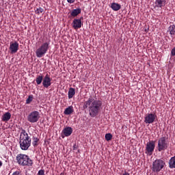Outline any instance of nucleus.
<instances>
[{
  "mask_svg": "<svg viewBox=\"0 0 175 175\" xmlns=\"http://www.w3.org/2000/svg\"><path fill=\"white\" fill-rule=\"evenodd\" d=\"M32 100H33V96L29 95L27 99L26 100V105H29V103H31Z\"/></svg>",
  "mask_w": 175,
  "mask_h": 175,
  "instance_id": "obj_23",
  "label": "nucleus"
},
{
  "mask_svg": "<svg viewBox=\"0 0 175 175\" xmlns=\"http://www.w3.org/2000/svg\"><path fill=\"white\" fill-rule=\"evenodd\" d=\"M169 167L170 169L175 168V156L172 157L169 161Z\"/></svg>",
  "mask_w": 175,
  "mask_h": 175,
  "instance_id": "obj_21",
  "label": "nucleus"
},
{
  "mask_svg": "<svg viewBox=\"0 0 175 175\" xmlns=\"http://www.w3.org/2000/svg\"><path fill=\"white\" fill-rule=\"evenodd\" d=\"M42 85L44 88H49L51 85V77L49 74H46L42 80Z\"/></svg>",
  "mask_w": 175,
  "mask_h": 175,
  "instance_id": "obj_10",
  "label": "nucleus"
},
{
  "mask_svg": "<svg viewBox=\"0 0 175 175\" xmlns=\"http://www.w3.org/2000/svg\"><path fill=\"white\" fill-rule=\"evenodd\" d=\"M81 25H83V23L81 22V18L77 19L75 18L72 21V26L74 29H79L81 28Z\"/></svg>",
  "mask_w": 175,
  "mask_h": 175,
  "instance_id": "obj_12",
  "label": "nucleus"
},
{
  "mask_svg": "<svg viewBox=\"0 0 175 175\" xmlns=\"http://www.w3.org/2000/svg\"><path fill=\"white\" fill-rule=\"evenodd\" d=\"M81 13V8L74 9L70 12L71 17H77Z\"/></svg>",
  "mask_w": 175,
  "mask_h": 175,
  "instance_id": "obj_14",
  "label": "nucleus"
},
{
  "mask_svg": "<svg viewBox=\"0 0 175 175\" xmlns=\"http://www.w3.org/2000/svg\"><path fill=\"white\" fill-rule=\"evenodd\" d=\"M12 175H21V173L18 171L14 172Z\"/></svg>",
  "mask_w": 175,
  "mask_h": 175,
  "instance_id": "obj_29",
  "label": "nucleus"
},
{
  "mask_svg": "<svg viewBox=\"0 0 175 175\" xmlns=\"http://www.w3.org/2000/svg\"><path fill=\"white\" fill-rule=\"evenodd\" d=\"M76 0H67L68 3H75Z\"/></svg>",
  "mask_w": 175,
  "mask_h": 175,
  "instance_id": "obj_30",
  "label": "nucleus"
},
{
  "mask_svg": "<svg viewBox=\"0 0 175 175\" xmlns=\"http://www.w3.org/2000/svg\"><path fill=\"white\" fill-rule=\"evenodd\" d=\"M76 94V90H75V88H70L69 90H68V99H72V98H73V96H75Z\"/></svg>",
  "mask_w": 175,
  "mask_h": 175,
  "instance_id": "obj_18",
  "label": "nucleus"
},
{
  "mask_svg": "<svg viewBox=\"0 0 175 175\" xmlns=\"http://www.w3.org/2000/svg\"><path fill=\"white\" fill-rule=\"evenodd\" d=\"M122 175H131V174L128 173L126 171H125L124 173L122 174Z\"/></svg>",
  "mask_w": 175,
  "mask_h": 175,
  "instance_id": "obj_31",
  "label": "nucleus"
},
{
  "mask_svg": "<svg viewBox=\"0 0 175 175\" xmlns=\"http://www.w3.org/2000/svg\"><path fill=\"white\" fill-rule=\"evenodd\" d=\"M88 108L90 117H96L102 109V100H95L92 97L89 98L88 100L85 101L83 105V109Z\"/></svg>",
  "mask_w": 175,
  "mask_h": 175,
  "instance_id": "obj_1",
  "label": "nucleus"
},
{
  "mask_svg": "<svg viewBox=\"0 0 175 175\" xmlns=\"http://www.w3.org/2000/svg\"><path fill=\"white\" fill-rule=\"evenodd\" d=\"M16 163L20 166H32L33 161L29 158V156L24 154H19L16 156Z\"/></svg>",
  "mask_w": 175,
  "mask_h": 175,
  "instance_id": "obj_3",
  "label": "nucleus"
},
{
  "mask_svg": "<svg viewBox=\"0 0 175 175\" xmlns=\"http://www.w3.org/2000/svg\"><path fill=\"white\" fill-rule=\"evenodd\" d=\"M38 142H39V138L36 137H33V142H32L33 147H36V146H38Z\"/></svg>",
  "mask_w": 175,
  "mask_h": 175,
  "instance_id": "obj_25",
  "label": "nucleus"
},
{
  "mask_svg": "<svg viewBox=\"0 0 175 175\" xmlns=\"http://www.w3.org/2000/svg\"><path fill=\"white\" fill-rule=\"evenodd\" d=\"M38 175H44V170H39Z\"/></svg>",
  "mask_w": 175,
  "mask_h": 175,
  "instance_id": "obj_27",
  "label": "nucleus"
},
{
  "mask_svg": "<svg viewBox=\"0 0 175 175\" xmlns=\"http://www.w3.org/2000/svg\"><path fill=\"white\" fill-rule=\"evenodd\" d=\"M111 8L112 10H114V12H118L120 9H121V5L117 3H112L111 5Z\"/></svg>",
  "mask_w": 175,
  "mask_h": 175,
  "instance_id": "obj_17",
  "label": "nucleus"
},
{
  "mask_svg": "<svg viewBox=\"0 0 175 175\" xmlns=\"http://www.w3.org/2000/svg\"><path fill=\"white\" fill-rule=\"evenodd\" d=\"M157 116L155 113H148L145 116V124H152L155 122V120H157Z\"/></svg>",
  "mask_w": 175,
  "mask_h": 175,
  "instance_id": "obj_9",
  "label": "nucleus"
},
{
  "mask_svg": "<svg viewBox=\"0 0 175 175\" xmlns=\"http://www.w3.org/2000/svg\"><path fill=\"white\" fill-rule=\"evenodd\" d=\"M111 139H113V135H111V133H107L105 135V140H107V142H110Z\"/></svg>",
  "mask_w": 175,
  "mask_h": 175,
  "instance_id": "obj_24",
  "label": "nucleus"
},
{
  "mask_svg": "<svg viewBox=\"0 0 175 175\" xmlns=\"http://www.w3.org/2000/svg\"><path fill=\"white\" fill-rule=\"evenodd\" d=\"M39 118H40V114L38 111H33L27 116V121L31 124L38 122V121H39Z\"/></svg>",
  "mask_w": 175,
  "mask_h": 175,
  "instance_id": "obj_7",
  "label": "nucleus"
},
{
  "mask_svg": "<svg viewBox=\"0 0 175 175\" xmlns=\"http://www.w3.org/2000/svg\"><path fill=\"white\" fill-rule=\"evenodd\" d=\"M60 175H64V172H62V173L60 174Z\"/></svg>",
  "mask_w": 175,
  "mask_h": 175,
  "instance_id": "obj_33",
  "label": "nucleus"
},
{
  "mask_svg": "<svg viewBox=\"0 0 175 175\" xmlns=\"http://www.w3.org/2000/svg\"><path fill=\"white\" fill-rule=\"evenodd\" d=\"M154 150H155V141H150L149 142H147L145 154L151 155L152 152H154Z\"/></svg>",
  "mask_w": 175,
  "mask_h": 175,
  "instance_id": "obj_8",
  "label": "nucleus"
},
{
  "mask_svg": "<svg viewBox=\"0 0 175 175\" xmlns=\"http://www.w3.org/2000/svg\"><path fill=\"white\" fill-rule=\"evenodd\" d=\"M168 32H170L171 36H175V25L169 27Z\"/></svg>",
  "mask_w": 175,
  "mask_h": 175,
  "instance_id": "obj_20",
  "label": "nucleus"
},
{
  "mask_svg": "<svg viewBox=\"0 0 175 175\" xmlns=\"http://www.w3.org/2000/svg\"><path fill=\"white\" fill-rule=\"evenodd\" d=\"M10 51L11 54H16L18 51V42H10Z\"/></svg>",
  "mask_w": 175,
  "mask_h": 175,
  "instance_id": "obj_11",
  "label": "nucleus"
},
{
  "mask_svg": "<svg viewBox=\"0 0 175 175\" xmlns=\"http://www.w3.org/2000/svg\"><path fill=\"white\" fill-rule=\"evenodd\" d=\"M166 5V0H156L155 6L156 8H163Z\"/></svg>",
  "mask_w": 175,
  "mask_h": 175,
  "instance_id": "obj_15",
  "label": "nucleus"
},
{
  "mask_svg": "<svg viewBox=\"0 0 175 175\" xmlns=\"http://www.w3.org/2000/svg\"><path fill=\"white\" fill-rule=\"evenodd\" d=\"M73 111H74L73 107L70 106L64 110V114H66V116H69V115L72 114V113H73Z\"/></svg>",
  "mask_w": 175,
  "mask_h": 175,
  "instance_id": "obj_19",
  "label": "nucleus"
},
{
  "mask_svg": "<svg viewBox=\"0 0 175 175\" xmlns=\"http://www.w3.org/2000/svg\"><path fill=\"white\" fill-rule=\"evenodd\" d=\"M49 49H50V42H43L36 51L37 58L44 57L47 51H49Z\"/></svg>",
  "mask_w": 175,
  "mask_h": 175,
  "instance_id": "obj_4",
  "label": "nucleus"
},
{
  "mask_svg": "<svg viewBox=\"0 0 175 175\" xmlns=\"http://www.w3.org/2000/svg\"><path fill=\"white\" fill-rule=\"evenodd\" d=\"M42 81H43V75L40 74V75H38L36 79V82L38 85H40L42 84Z\"/></svg>",
  "mask_w": 175,
  "mask_h": 175,
  "instance_id": "obj_22",
  "label": "nucleus"
},
{
  "mask_svg": "<svg viewBox=\"0 0 175 175\" xmlns=\"http://www.w3.org/2000/svg\"><path fill=\"white\" fill-rule=\"evenodd\" d=\"M165 165L166 163L163 160L161 159H156L153 161L151 169L154 173H159Z\"/></svg>",
  "mask_w": 175,
  "mask_h": 175,
  "instance_id": "obj_5",
  "label": "nucleus"
},
{
  "mask_svg": "<svg viewBox=\"0 0 175 175\" xmlns=\"http://www.w3.org/2000/svg\"><path fill=\"white\" fill-rule=\"evenodd\" d=\"M73 132L72 127H66L63 130V133L66 137L70 136Z\"/></svg>",
  "mask_w": 175,
  "mask_h": 175,
  "instance_id": "obj_13",
  "label": "nucleus"
},
{
  "mask_svg": "<svg viewBox=\"0 0 175 175\" xmlns=\"http://www.w3.org/2000/svg\"><path fill=\"white\" fill-rule=\"evenodd\" d=\"M2 166V162L0 161V167Z\"/></svg>",
  "mask_w": 175,
  "mask_h": 175,
  "instance_id": "obj_32",
  "label": "nucleus"
},
{
  "mask_svg": "<svg viewBox=\"0 0 175 175\" xmlns=\"http://www.w3.org/2000/svg\"><path fill=\"white\" fill-rule=\"evenodd\" d=\"M167 147H169V141L166 137H161L158 140L157 144V150L159 152L161 151H165L167 150Z\"/></svg>",
  "mask_w": 175,
  "mask_h": 175,
  "instance_id": "obj_6",
  "label": "nucleus"
},
{
  "mask_svg": "<svg viewBox=\"0 0 175 175\" xmlns=\"http://www.w3.org/2000/svg\"><path fill=\"white\" fill-rule=\"evenodd\" d=\"M20 148L23 151H27L31 147V137L25 130H22L19 137Z\"/></svg>",
  "mask_w": 175,
  "mask_h": 175,
  "instance_id": "obj_2",
  "label": "nucleus"
},
{
  "mask_svg": "<svg viewBox=\"0 0 175 175\" xmlns=\"http://www.w3.org/2000/svg\"><path fill=\"white\" fill-rule=\"evenodd\" d=\"M43 8H37V10H36V13L37 14H40V13H43Z\"/></svg>",
  "mask_w": 175,
  "mask_h": 175,
  "instance_id": "obj_26",
  "label": "nucleus"
},
{
  "mask_svg": "<svg viewBox=\"0 0 175 175\" xmlns=\"http://www.w3.org/2000/svg\"><path fill=\"white\" fill-rule=\"evenodd\" d=\"M174 55H175V47L172 49L171 51V56L174 57Z\"/></svg>",
  "mask_w": 175,
  "mask_h": 175,
  "instance_id": "obj_28",
  "label": "nucleus"
},
{
  "mask_svg": "<svg viewBox=\"0 0 175 175\" xmlns=\"http://www.w3.org/2000/svg\"><path fill=\"white\" fill-rule=\"evenodd\" d=\"M10 118H12V114H10V112L5 113L1 117V120L4 122H7V121H9V120H10Z\"/></svg>",
  "mask_w": 175,
  "mask_h": 175,
  "instance_id": "obj_16",
  "label": "nucleus"
}]
</instances>
